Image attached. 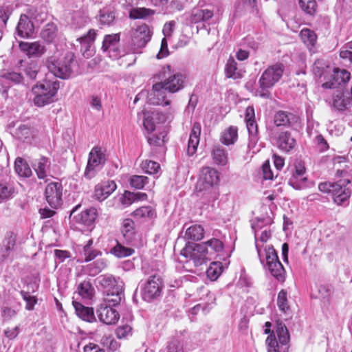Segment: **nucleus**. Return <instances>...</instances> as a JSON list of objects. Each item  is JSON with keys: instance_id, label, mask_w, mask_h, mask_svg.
<instances>
[{"instance_id": "nucleus-1", "label": "nucleus", "mask_w": 352, "mask_h": 352, "mask_svg": "<svg viewBox=\"0 0 352 352\" xmlns=\"http://www.w3.org/2000/svg\"><path fill=\"white\" fill-rule=\"evenodd\" d=\"M337 168L336 175L337 177H343L344 178L338 180L336 182H324L318 185L320 191L329 193L337 205L346 206L349 204V200L351 195V179L346 177V171L344 168Z\"/></svg>"}, {"instance_id": "nucleus-2", "label": "nucleus", "mask_w": 352, "mask_h": 352, "mask_svg": "<svg viewBox=\"0 0 352 352\" xmlns=\"http://www.w3.org/2000/svg\"><path fill=\"white\" fill-rule=\"evenodd\" d=\"M220 182V174L214 168L206 166L202 168L196 184L197 196L206 201H214L217 198V188Z\"/></svg>"}, {"instance_id": "nucleus-3", "label": "nucleus", "mask_w": 352, "mask_h": 352, "mask_svg": "<svg viewBox=\"0 0 352 352\" xmlns=\"http://www.w3.org/2000/svg\"><path fill=\"white\" fill-rule=\"evenodd\" d=\"M173 109L170 110L166 114L158 111L144 112L143 126L149 134L147 138L150 145L162 146L164 144L166 134L160 132V136H155L153 133L159 129V124L171 120L173 118Z\"/></svg>"}, {"instance_id": "nucleus-4", "label": "nucleus", "mask_w": 352, "mask_h": 352, "mask_svg": "<svg viewBox=\"0 0 352 352\" xmlns=\"http://www.w3.org/2000/svg\"><path fill=\"white\" fill-rule=\"evenodd\" d=\"M73 54L67 50H57L47 60V67L54 76L60 78H67L72 74L71 64Z\"/></svg>"}, {"instance_id": "nucleus-5", "label": "nucleus", "mask_w": 352, "mask_h": 352, "mask_svg": "<svg viewBox=\"0 0 352 352\" xmlns=\"http://www.w3.org/2000/svg\"><path fill=\"white\" fill-rule=\"evenodd\" d=\"M59 87V81L55 78L37 82L32 89L34 105L42 107L54 102Z\"/></svg>"}, {"instance_id": "nucleus-6", "label": "nucleus", "mask_w": 352, "mask_h": 352, "mask_svg": "<svg viewBox=\"0 0 352 352\" xmlns=\"http://www.w3.org/2000/svg\"><path fill=\"white\" fill-rule=\"evenodd\" d=\"M96 280L104 294V301L111 305H119L124 298L122 281L109 274L101 275Z\"/></svg>"}, {"instance_id": "nucleus-7", "label": "nucleus", "mask_w": 352, "mask_h": 352, "mask_svg": "<svg viewBox=\"0 0 352 352\" xmlns=\"http://www.w3.org/2000/svg\"><path fill=\"white\" fill-rule=\"evenodd\" d=\"M258 256L262 264H264L265 260V266L267 267L272 276L278 281L284 282L285 280L286 271L283 264L279 261L277 253L272 245L266 246L264 249L265 259L262 258V251L257 244H256Z\"/></svg>"}, {"instance_id": "nucleus-8", "label": "nucleus", "mask_w": 352, "mask_h": 352, "mask_svg": "<svg viewBox=\"0 0 352 352\" xmlns=\"http://www.w3.org/2000/svg\"><path fill=\"white\" fill-rule=\"evenodd\" d=\"M245 122L249 133L248 148L252 154H256L261 151L262 143H258V126L255 120L254 109L252 106L246 108Z\"/></svg>"}, {"instance_id": "nucleus-9", "label": "nucleus", "mask_w": 352, "mask_h": 352, "mask_svg": "<svg viewBox=\"0 0 352 352\" xmlns=\"http://www.w3.org/2000/svg\"><path fill=\"white\" fill-rule=\"evenodd\" d=\"M284 72V66L281 63H276L267 67L263 73L259 80L261 90L259 95L267 97V89L272 88L282 77Z\"/></svg>"}, {"instance_id": "nucleus-10", "label": "nucleus", "mask_w": 352, "mask_h": 352, "mask_svg": "<svg viewBox=\"0 0 352 352\" xmlns=\"http://www.w3.org/2000/svg\"><path fill=\"white\" fill-rule=\"evenodd\" d=\"M152 32L146 24L131 29L130 32L129 51L131 53H140L150 41Z\"/></svg>"}, {"instance_id": "nucleus-11", "label": "nucleus", "mask_w": 352, "mask_h": 352, "mask_svg": "<svg viewBox=\"0 0 352 352\" xmlns=\"http://www.w3.org/2000/svg\"><path fill=\"white\" fill-rule=\"evenodd\" d=\"M158 78H165L163 83L164 87L170 93H175L184 87L185 76L180 73L173 74L172 67L170 65H165L162 67Z\"/></svg>"}, {"instance_id": "nucleus-12", "label": "nucleus", "mask_w": 352, "mask_h": 352, "mask_svg": "<svg viewBox=\"0 0 352 352\" xmlns=\"http://www.w3.org/2000/svg\"><path fill=\"white\" fill-rule=\"evenodd\" d=\"M181 254L186 258L192 260L195 266H200L211 260L204 245L200 243H186L182 250Z\"/></svg>"}, {"instance_id": "nucleus-13", "label": "nucleus", "mask_w": 352, "mask_h": 352, "mask_svg": "<svg viewBox=\"0 0 352 352\" xmlns=\"http://www.w3.org/2000/svg\"><path fill=\"white\" fill-rule=\"evenodd\" d=\"M162 288V278L158 275L151 276L144 284L142 295L146 301L151 300L160 296Z\"/></svg>"}, {"instance_id": "nucleus-14", "label": "nucleus", "mask_w": 352, "mask_h": 352, "mask_svg": "<svg viewBox=\"0 0 352 352\" xmlns=\"http://www.w3.org/2000/svg\"><path fill=\"white\" fill-rule=\"evenodd\" d=\"M63 186L58 182H51L45 188V196L49 205L57 208L62 204Z\"/></svg>"}, {"instance_id": "nucleus-15", "label": "nucleus", "mask_w": 352, "mask_h": 352, "mask_svg": "<svg viewBox=\"0 0 352 352\" xmlns=\"http://www.w3.org/2000/svg\"><path fill=\"white\" fill-rule=\"evenodd\" d=\"M166 91H168L162 82H155L151 90L148 93V102L153 104L168 105L170 100L166 98Z\"/></svg>"}, {"instance_id": "nucleus-16", "label": "nucleus", "mask_w": 352, "mask_h": 352, "mask_svg": "<svg viewBox=\"0 0 352 352\" xmlns=\"http://www.w3.org/2000/svg\"><path fill=\"white\" fill-rule=\"evenodd\" d=\"M115 305H111L104 300L101 303L97 309L98 317L100 322L110 325L116 324L119 318L118 312L113 308Z\"/></svg>"}, {"instance_id": "nucleus-17", "label": "nucleus", "mask_w": 352, "mask_h": 352, "mask_svg": "<svg viewBox=\"0 0 352 352\" xmlns=\"http://www.w3.org/2000/svg\"><path fill=\"white\" fill-rule=\"evenodd\" d=\"M120 34H107L104 37L102 50L113 59L118 58L120 56Z\"/></svg>"}, {"instance_id": "nucleus-18", "label": "nucleus", "mask_w": 352, "mask_h": 352, "mask_svg": "<svg viewBox=\"0 0 352 352\" xmlns=\"http://www.w3.org/2000/svg\"><path fill=\"white\" fill-rule=\"evenodd\" d=\"M19 48L29 58L41 57L46 51L45 46L38 41L20 42Z\"/></svg>"}, {"instance_id": "nucleus-19", "label": "nucleus", "mask_w": 352, "mask_h": 352, "mask_svg": "<svg viewBox=\"0 0 352 352\" xmlns=\"http://www.w3.org/2000/svg\"><path fill=\"white\" fill-rule=\"evenodd\" d=\"M114 181L108 180L97 184L94 190V197L100 201L106 199L116 189Z\"/></svg>"}, {"instance_id": "nucleus-20", "label": "nucleus", "mask_w": 352, "mask_h": 352, "mask_svg": "<svg viewBox=\"0 0 352 352\" xmlns=\"http://www.w3.org/2000/svg\"><path fill=\"white\" fill-rule=\"evenodd\" d=\"M275 145L283 152H289L296 145V140L288 131H282L274 140Z\"/></svg>"}, {"instance_id": "nucleus-21", "label": "nucleus", "mask_w": 352, "mask_h": 352, "mask_svg": "<svg viewBox=\"0 0 352 352\" xmlns=\"http://www.w3.org/2000/svg\"><path fill=\"white\" fill-rule=\"evenodd\" d=\"M16 245V236L13 233H8L0 246V261H4L12 257Z\"/></svg>"}, {"instance_id": "nucleus-22", "label": "nucleus", "mask_w": 352, "mask_h": 352, "mask_svg": "<svg viewBox=\"0 0 352 352\" xmlns=\"http://www.w3.org/2000/svg\"><path fill=\"white\" fill-rule=\"evenodd\" d=\"M16 33L21 38H30L34 34L33 23L26 15H21L19 19Z\"/></svg>"}, {"instance_id": "nucleus-23", "label": "nucleus", "mask_w": 352, "mask_h": 352, "mask_svg": "<svg viewBox=\"0 0 352 352\" xmlns=\"http://www.w3.org/2000/svg\"><path fill=\"white\" fill-rule=\"evenodd\" d=\"M75 309L76 315L82 320L88 322H94L96 321L94 309L92 307H85L82 304L73 301L72 302Z\"/></svg>"}, {"instance_id": "nucleus-24", "label": "nucleus", "mask_w": 352, "mask_h": 352, "mask_svg": "<svg viewBox=\"0 0 352 352\" xmlns=\"http://www.w3.org/2000/svg\"><path fill=\"white\" fill-rule=\"evenodd\" d=\"M105 160L104 155H89L85 176L89 179L92 178L95 175L96 169L100 168Z\"/></svg>"}, {"instance_id": "nucleus-25", "label": "nucleus", "mask_w": 352, "mask_h": 352, "mask_svg": "<svg viewBox=\"0 0 352 352\" xmlns=\"http://www.w3.org/2000/svg\"><path fill=\"white\" fill-rule=\"evenodd\" d=\"M333 81L326 82L322 86L325 88H331L336 85H341L348 82L350 79V73L345 69H333Z\"/></svg>"}, {"instance_id": "nucleus-26", "label": "nucleus", "mask_w": 352, "mask_h": 352, "mask_svg": "<svg viewBox=\"0 0 352 352\" xmlns=\"http://www.w3.org/2000/svg\"><path fill=\"white\" fill-rule=\"evenodd\" d=\"M201 127L199 123L193 124L192 131L190 134L188 144V153L195 154L199 143V137L201 134Z\"/></svg>"}, {"instance_id": "nucleus-27", "label": "nucleus", "mask_w": 352, "mask_h": 352, "mask_svg": "<svg viewBox=\"0 0 352 352\" xmlns=\"http://www.w3.org/2000/svg\"><path fill=\"white\" fill-rule=\"evenodd\" d=\"M239 129L236 126H230L225 129L220 136V141L222 144L229 146L234 144L238 140Z\"/></svg>"}, {"instance_id": "nucleus-28", "label": "nucleus", "mask_w": 352, "mask_h": 352, "mask_svg": "<svg viewBox=\"0 0 352 352\" xmlns=\"http://www.w3.org/2000/svg\"><path fill=\"white\" fill-rule=\"evenodd\" d=\"M200 244L204 245L205 249L207 250V254L211 259L213 258L214 255L221 252L224 247L223 243L216 238H212Z\"/></svg>"}, {"instance_id": "nucleus-29", "label": "nucleus", "mask_w": 352, "mask_h": 352, "mask_svg": "<svg viewBox=\"0 0 352 352\" xmlns=\"http://www.w3.org/2000/svg\"><path fill=\"white\" fill-rule=\"evenodd\" d=\"M265 344L267 345V352H288L289 346L282 344L278 342L275 334H271L267 336Z\"/></svg>"}, {"instance_id": "nucleus-30", "label": "nucleus", "mask_w": 352, "mask_h": 352, "mask_svg": "<svg viewBox=\"0 0 352 352\" xmlns=\"http://www.w3.org/2000/svg\"><path fill=\"white\" fill-rule=\"evenodd\" d=\"M14 170L16 174L22 177H29L32 174V170L28 164L25 160L20 157H18L15 160Z\"/></svg>"}, {"instance_id": "nucleus-31", "label": "nucleus", "mask_w": 352, "mask_h": 352, "mask_svg": "<svg viewBox=\"0 0 352 352\" xmlns=\"http://www.w3.org/2000/svg\"><path fill=\"white\" fill-rule=\"evenodd\" d=\"M97 217V210L95 208H90L82 211L77 217V221L85 226L92 224Z\"/></svg>"}, {"instance_id": "nucleus-32", "label": "nucleus", "mask_w": 352, "mask_h": 352, "mask_svg": "<svg viewBox=\"0 0 352 352\" xmlns=\"http://www.w3.org/2000/svg\"><path fill=\"white\" fill-rule=\"evenodd\" d=\"M204 235V228L200 225H193L187 228L184 238L187 240L200 241Z\"/></svg>"}, {"instance_id": "nucleus-33", "label": "nucleus", "mask_w": 352, "mask_h": 352, "mask_svg": "<svg viewBox=\"0 0 352 352\" xmlns=\"http://www.w3.org/2000/svg\"><path fill=\"white\" fill-rule=\"evenodd\" d=\"M300 37L304 44L311 50L317 42V35L316 33L308 28H303L300 32Z\"/></svg>"}, {"instance_id": "nucleus-34", "label": "nucleus", "mask_w": 352, "mask_h": 352, "mask_svg": "<svg viewBox=\"0 0 352 352\" xmlns=\"http://www.w3.org/2000/svg\"><path fill=\"white\" fill-rule=\"evenodd\" d=\"M276 333L280 344L289 345L290 335L286 325L282 321H276Z\"/></svg>"}, {"instance_id": "nucleus-35", "label": "nucleus", "mask_w": 352, "mask_h": 352, "mask_svg": "<svg viewBox=\"0 0 352 352\" xmlns=\"http://www.w3.org/2000/svg\"><path fill=\"white\" fill-rule=\"evenodd\" d=\"M214 15L213 11L208 9L196 10L192 12L190 21L193 23H197L201 21H208Z\"/></svg>"}, {"instance_id": "nucleus-36", "label": "nucleus", "mask_w": 352, "mask_h": 352, "mask_svg": "<svg viewBox=\"0 0 352 352\" xmlns=\"http://www.w3.org/2000/svg\"><path fill=\"white\" fill-rule=\"evenodd\" d=\"M350 100L341 91H338L333 96L332 105L338 110L343 111L349 104Z\"/></svg>"}, {"instance_id": "nucleus-37", "label": "nucleus", "mask_w": 352, "mask_h": 352, "mask_svg": "<svg viewBox=\"0 0 352 352\" xmlns=\"http://www.w3.org/2000/svg\"><path fill=\"white\" fill-rule=\"evenodd\" d=\"M236 65V62L233 58L228 59L225 69L226 75L228 78L237 79L242 77V72L237 69Z\"/></svg>"}, {"instance_id": "nucleus-38", "label": "nucleus", "mask_w": 352, "mask_h": 352, "mask_svg": "<svg viewBox=\"0 0 352 352\" xmlns=\"http://www.w3.org/2000/svg\"><path fill=\"white\" fill-rule=\"evenodd\" d=\"M78 294L85 299H91L94 295L95 290L89 281L80 283L77 287Z\"/></svg>"}, {"instance_id": "nucleus-39", "label": "nucleus", "mask_w": 352, "mask_h": 352, "mask_svg": "<svg viewBox=\"0 0 352 352\" xmlns=\"http://www.w3.org/2000/svg\"><path fill=\"white\" fill-rule=\"evenodd\" d=\"M34 133L32 129L27 126H20L16 132V138L27 143H31L32 140L34 138Z\"/></svg>"}, {"instance_id": "nucleus-40", "label": "nucleus", "mask_w": 352, "mask_h": 352, "mask_svg": "<svg viewBox=\"0 0 352 352\" xmlns=\"http://www.w3.org/2000/svg\"><path fill=\"white\" fill-rule=\"evenodd\" d=\"M121 232L126 240L131 241L135 234V223L133 221L130 219H124L122 224Z\"/></svg>"}, {"instance_id": "nucleus-41", "label": "nucleus", "mask_w": 352, "mask_h": 352, "mask_svg": "<svg viewBox=\"0 0 352 352\" xmlns=\"http://www.w3.org/2000/svg\"><path fill=\"white\" fill-rule=\"evenodd\" d=\"M110 252L118 258H124L132 255L134 253V250L124 247L118 242L116 245L111 249Z\"/></svg>"}, {"instance_id": "nucleus-42", "label": "nucleus", "mask_w": 352, "mask_h": 352, "mask_svg": "<svg viewBox=\"0 0 352 352\" xmlns=\"http://www.w3.org/2000/svg\"><path fill=\"white\" fill-rule=\"evenodd\" d=\"M14 194L15 189L12 185L0 183V202L12 199Z\"/></svg>"}, {"instance_id": "nucleus-43", "label": "nucleus", "mask_w": 352, "mask_h": 352, "mask_svg": "<svg viewBox=\"0 0 352 352\" xmlns=\"http://www.w3.org/2000/svg\"><path fill=\"white\" fill-rule=\"evenodd\" d=\"M154 12L152 10L144 8H136L131 10L129 16L131 19H145L152 16Z\"/></svg>"}, {"instance_id": "nucleus-44", "label": "nucleus", "mask_w": 352, "mask_h": 352, "mask_svg": "<svg viewBox=\"0 0 352 352\" xmlns=\"http://www.w3.org/2000/svg\"><path fill=\"white\" fill-rule=\"evenodd\" d=\"M57 34V28L54 23L46 25L41 32V37L47 42L52 41Z\"/></svg>"}, {"instance_id": "nucleus-45", "label": "nucleus", "mask_w": 352, "mask_h": 352, "mask_svg": "<svg viewBox=\"0 0 352 352\" xmlns=\"http://www.w3.org/2000/svg\"><path fill=\"white\" fill-rule=\"evenodd\" d=\"M49 163L48 159L45 157H43L34 168L39 179H44L46 178V170L49 166Z\"/></svg>"}, {"instance_id": "nucleus-46", "label": "nucleus", "mask_w": 352, "mask_h": 352, "mask_svg": "<svg viewBox=\"0 0 352 352\" xmlns=\"http://www.w3.org/2000/svg\"><path fill=\"white\" fill-rule=\"evenodd\" d=\"M133 215L136 218H152L155 215V210L151 206H143L138 208L133 212Z\"/></svg>"}, {"instance_id": "nucleus-47", "label": "nucleus", "mask_w": 352, "mask_h": 352, "mask_svg": "<svg viewBox=\"0 0 352 352\" xmlns=\"http://www.w3.org/2000/svg\"><path fill=\"white\" fill-rule=\"evenodd\" d=\"M148 183V178L142 175H133L130 179L131 187L136 189H142Z\"/></svg>"}, {"instance_id": "nucleus-48", "label": "nucleus", "mask_w": 352, "mask_h": 352, "mask_svg": "<svg viewBox=\"0 0 352 352\" xmlns=\"http://www.w3.org/2000/svg\"><path fill=\"white\" fill-rule=\"evenodd\" d=\"M142 168L144 171L148 174H155L158 172L160 168V166L158 163L154 161L145 160L142 164Z\"/></svg>"}, {"instance_id": "nucleus-49", "label": "nucleus", "mask_w": 352, "mask_h": 352, "mask_svg": "<svg viewBox=\"0 0 352 352\" xmlns=\"http://www.w3.org/2000/svg\"><path fill=\"white\" fill-rule=\"evenodd\" d=\"M107 267V261L103 259H98L89 265V272L92 275L100 273Z\"/></svg>"}, {"instance_id": "nucleus-50", "label": "nucleus", "mask_w": 352, "mask_h": 352, "mask_svg": "<svg viewBox=\"0 0 352 352\" xmlns=\"http://www.w3.org/2000/svg\"><path fill=\"white\" fill-rule=\"evenodd\" d=\"M299 5L305 12L309 14H313L317 7L315 0H299Z\"/></svg>"}, {"instance_id": "nucleus-51", "label": "nucleus", "mask_w": 352, "mask_h": 352, "mask_svg": "<svg viewBox=\"0 0 352 352\" xmlns=\"http://www.w3.org/2000/svg\"><path fill=\"white\" fill-rule=\"evenodd\" d=\"M277 305L279 309L284 313L289 309L287 292L284 289L280 290L278 294Z\"/></svg>"}, {"instance_id": "nucleus-52", "label": "nucleus", "mask_w": 352, "mask_h": 352, "mask_svg": "<svg viewBox=\"0 0 352 352\" xmlns=\"http://www.w3.org/2000/svg\"><path fill=\"white\" fill-rule=\"evenodd\" d=\"M100 342L104 346L107 347L111 351H116L119 346L118 342L111 336H103Z\"/></svg>"}, {"instance_id": "nucleus-53", "label": "nucleus", "mask_w": 352, "mask_h": 352, "mask_svg": "<svg viewBox=\"0 0 352 352\" xmlns=\"http://www.w3.org/2000/svg\"><path fill=\"white\" fill-rule=\"evenodd\" d=\"M324 63L322 60H318L314 63L313 71L316 76L322 77L324 76V78H327L326 75L329 67H327L326 69H324Z\"/></svg>"}, {"instance_id": "nucleus-54", "label": "nucleus", "mask_w": 352, "mask_h": 352, "mask_svg": "<svg viewBox=\"0 0 352 352\" xmlns=\"http://www.w3.org/2000/svg\"><path fill=\"white\" fill-rule=\"evenodd\" d=\"M272 220L270 217L258 218L256 221L252 223V228L255 232V237L256 238V232L261 229L264 226L271 224Z\"/></svg>"}, {"instance_id": "nucleus-55", "label": "nucleus", "mask_w": 352, "mask_h": 352, "mask_svg": "<svg viewBox=\"0 0 352 352\" xmlns=\"http://www.w3.org/2000/svg\"><path fill=\"white\" fill-rule=\"evenodd\" d=\"M220 263H212L206 271L208 277L211 280H216L221 273V268L219 266Z\"/></svg>"}, {"instance_id": "nucleus-56", "label": "nucleus", "mask_w": 352, "mask_h": 352, "mask_svg": "<svg viewBox=\"0 0 352 352\" xmlns=\"http://www.w3.org/2000/svg\"><path fill=\"white\" fill-rule=\"evenodd\" d=\"M20 293L23 300L26 302L25 309L28 310H32L35 304L37 302L36 297L30 296L27 292L21 291Z\"/></svg>"}, {"instance_id": "nucleus-57", "label": "nucleus", "mask_w": 352, "mask_h": 352, "mask_svg": "<svg viewBox=\"0 0 352 352\" xmlns=\"http://www.w3.org/2000/svg\"><path fill=\"white\" fill-rule=\"evenodd\" d=\"M274 123L276 126H285L289 123L288 114L283 111H279L274 116Z\"/></svg>"}, {"instance_id": "nucleus-58", "label": "nucleus", "mask_w": 352, "mask_h": 352, "mask_svg": "<svg viewBox=\"0 0 352 352\" xmlns=\"http://www.w3.org/2000/svg\"><path fill=\"white\" fill-rule=\"evenodd\" d=\"M22 76L16 72H10L3 76L1 79V84L6 83L7 81H12L16 83H19L22 81Z\"/></svg>"}, {"instance_id": "nucleus-59", "label": "nucleus", "mask_w": 352, "mask_h": 352, "mask_svg": "<svg viewBox=\"0 0 352 352\" xmlns=\"http://www.w3.org/2000/svg\"><path fill=\"white\" fill-rule=\"evenodd\" d=\"M297 178H292L289 181V184L296 190H302L309 186L306 184L307 178L306 177H302L300 181L296 180Z\"/></svg>"}, {"instance_id": "nucleus-60", "label": "nucleus", "mask_w": 352, "mask_h": 352, "mask_svg": "<svg viewBox=\"0 0 352 352\" xmlns=\"http://www.w3.org/2000/svg\"><path fill=\"white\" fill-rule=\"evenodd\" d=\"M306 172L305 163L301 160H296L294 163V173L293 177L297 178L304 175Z\"/></svg>"}, {"instance_id": "nucleus-61", "label": "nucleus", "mask_w": 352, "mask_h": 352, "mask_svg": "<svg viewBox=\"0 0 352 352\" xmlns=\"http://www.w3.org/2000/svg\"><path fill=\"white\" fill-rule=\"evenodd\" d=\"M167 352H184L183 345L178 340H171L167 346Z\"/></svg>"}, {"instance_id": "nucleus-62", "label": "nucleus", "mask_w": 352, "mask_h": 352, "mask_svg": "<svg viewBox=\"0 0 352 352\" xmlns=\"http://www.w3.org/2000/svg\"><path fill=\"white\" fill-rule=\"evenodd\" d=\"M262 174L264 179H273L274 175L269 160H266L262 165Z\"/></svg>"}, {"instance_id": "nucleus-63", "label": "nucleus", "mask_w": 352, "mask_h": 352, "mask_svg": "<svg viewBox=\"0 0 352 352\" xmlns=\"http://www.w3.org/2000/svg\"><path fill=\"white\" fill-rule=\"evenodd\" d=\"M131 331V327L129 325L120 326L116 329V336L121 339L126 338Z\"/></svg>"}, {"instance_id": "nucleus-64", "label": "nucleus", "mask_w": 352, "mask_h": 352, "mask_svg": "<svg viewBox=\"0 0 352 352\" xmlns=\"http://www.w3.org/2000/svg\"><path fill=\"white\" fill-rule=\"evenodd\" d=\"M115 19V15L111 12H102L100 15V21L104 25L111 24Z\"/></svg>"}]
</instances>
